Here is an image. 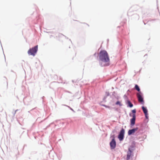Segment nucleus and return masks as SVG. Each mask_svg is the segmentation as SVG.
<instances>
[{
    "instance_id": "1",
    "label": "nucleus",
    "mask_w": 160,
    "mask_h": 160,
    "mask_svg": "<svg viewBox=\"0 0 160 160\" xmlns=\"http://www.w3.org/2000/svg\"><path fill=\"white\" fill-rule=\"evenodd\" d=\"M100 59L104 62H108L109 61V58L107 52L105 50L101 51L99 53Z\"/></svg>"
},
{
    "instance_id": "2",
    "label": "nucleus",
    "mask_w": 160,
    "mask_h": 160,
    "mask_svg": "<svg viewBox=\"0 0 160 160\" xmlns=\"http://www.w3.org/2000/svg\"><path fill=\"white\" fill-rule=\"evenodd\" d=\"M38 46H35L31 48H30L28 51V53L29 55L34 56L36 53L38 49Z\"/></svg>"
},
{
    "instance_id": "3",
    "label": "nucleus",
    "mask_w": 160,
    "mask_h": 160,
    "mask_svg": "<svg viewBox=\"0 0 160 160\" xmlns=\"http://www.w3.org/2000/svg\"><path fill=\"white\" fill-rule=\"evenodd\" d=\"M137 96L139 102L142 104H144V102L143 98L142 97V94L141 92H139L137 93Z\"/></svg>"
},
{
    "instance_id": "4",
    "label": "nucleus",
    "mask_w": 160,
    "mask_h": 160,
    "mask_svg": "<svg viewBox=\"0 0 160 160\" xmlns=\"http://www.w3.org/2000/svg\"><path fill=\"white\" fill-rule=\"evenodd\" d=\"M124 130L123 129H122L121 130L120 133L118 136V138L120 141H122L123 140L124 137Z\"/></svg>"
},
{
    "instance_id": "5",
    "label": "nucleus",
    "mask_w": 160,
    "mask_h": 160,
    "mask_svg": "<svg viewBox=\"0 0 160 160\" xmlns=\"http://www.w3.org/2000/svg\"><path fill=\"white\" fill-rule=\"evenodd\" d=\"M111 148L112 149H114L116 146V143L114 138H113L110 143Z\"/></svg>"
},
{
    "instance_id": "6",
    "label": "nucleus",
    "mask_w": 160,
    "mask_h": 160,
    "mask_svg": "<svg viewBox=\"0 0 160 160\" xmlns=\"http://www.w3.org/2000/svg\"><path fill=\"white\" fill-rule=\"evenodd\" d=\"M135 114H133L132 115V118L131 120V126H133L135 124Z\"/></svg>"
},
{
    "instance_id": "7",
    "label": "nucleus",
    "mask_w": 160,
    "mask_h": 160,
    "mask_svg": "<svg viewBox=\"0 0 160 160\" xmlns=\"http://www.w3.org/2000/svg\"><path fill=\"white\" fill-rule=\"evenodd\" d=\"M132 151L129 148L128 151L127 152V160H129L130 159V157L132 156Z\"/></svg>"
},
{
    "instance_id": "8",
    "label": "nucleus",
    "mask_w": 160,
    "mask_h": 160,
    "mask_svg": "<svg viewBox=\"0 0 160 160\" xmlns=\"http://www.w3.org/2000/svg\"><path fill=\"white\" fill-rule=\"evenodd\" d=\"M142 109L147 118H148V111L147 108L144 106L142 107Z\"/></svg>"
},
{
    "instance_id": "9",
    "label": "nucleus",
    "mask_w": 160,
    "mask_h": 160,
    "mask_svg": "<svg viewBox=\"0 0 160 160\" xmlns=\"http://www.w3.org/2000/svg\"><path fill=\"white\" fill-rule=\"evenodd\" d=\"M138 128H136L129 130L128 132V134L129 135H130L132 133H134L136 131H137L138 130Z\"/></svg>"
},
{
    "instance_id": "10",
    "label": "nucleus",
    "mask_w": 160,
    "mask_h": 160,
    "mask_svg": "<svg viewBox=\"0 0 160 160\" xmlns=\"http://www.w3.org/2000/svg\"><path fill=\"white\" fill-rule=\"evenodd\" d=\"M127 102L128 106L130 108H131L133 107V104L131 103V102L129 101H128Z\"/></svg>"
},
{
    "instance_id": "11",
    "label": "nucleus",
    "mask_w": 160,
    "mask_h": 160,
    "mask_svg": "<svg viewBox=\"0 0 160 160\" xmlns=\"http://www.w3.org/2000/svg\"><path fill=\"white\" fill-rule=\"evenodd\" d=\"M135 88L136 90H137L138 92H140V89L138 87V86L137 85H136L135 86Z\"/></svg>"
},
{
    "instance_id": "12",
    "label": "nucleus",
    "mask_w": 160,
    "mask_h": 160,
    "mask_svg": "<svg viewBox=\"0 0 160 160\" xmlns=\"http://www.w3.org/2000/svg\"><path fill=\"white\" fill-rule=\"evenodd\" d=\"M132 113H133V114H135V113L136 112V111L135 109H134L132 110Z\"/></svg>"
},
{
    "instance_id": "13",
    "label": "nucleus",
    "mask_w": 160,
    "mask_h": 160,
    "mask_svg": "<svg viewBox=\"0 0 160 160\" xmlns=\"http://www.w3.org/2000/svg\"><path fill=\"white\" fill-rule=\"evenodd\" d=\"M120 104V102L119 101H117L116 103V104L118 105V104Z\"/></svg>"
}]
</instances>
